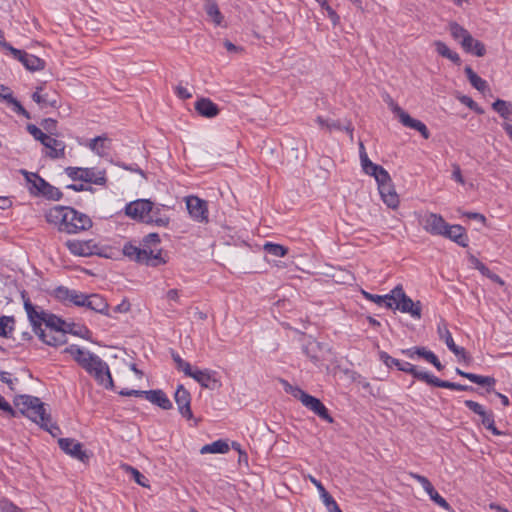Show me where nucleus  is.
I'll return each mask as SVG.
<instances>
[{"label": "nucleus", "mask_w": 512, "mask_h": 512, "mask_svg": "<svg viewBox=\"0 0 512 512\" xmlns=\"http://www.w3.org/2000/svg\"><path fill=\"white\" fill-rule=\"evenodd\" d=\"M492 109L497 112L504 120L512 121V104L502 99H497L492 103Z\"/></svg>", "instance_id": "obj_33"}, {"label": "nucleus", "mask_w": 512, "mask_h": 512, "mask_svg": "<svg viewBox=\"0 0 512 512\" xmlns=\"http://www.w3.org/2000/svg\"><path fill=\"white\" fill-rule=\"evenodd\" d=\"M86 298L87 295L80 293L76 290H72V296L70 297L69 302L79 307H85Z\"/></svg>", "instance_id": "obj_59"}, {"label": "nucleus", "mask_w": 512, "mask_h": 512, "mask_svg": "<svg viewBox=\"0 0 512 512\" xmlns=\"http://www.w3.org/2000/svg\"><path fill=\"white\" fill-rule=\"evenodd\" d=\"M22 297L24 299V309L32 325L33 331L36 333L42 329V324H44L47 312L43 310L37 311L36 307L31 303L29 298H25L24 294H22Z\"/></svg>", "instance_id": "obj_18"}, {"label": "nucleus", "mask_w": 512, "mask_h": 512, "mask_svg": "<svg viewBox=\"0 0 512 512\" xmlns=\"http://www.w3.org/2000/svg\"><path fill=\"white\" fill-rule=\"evenodd\" d=\"M263 249L266 253L275 257H284L288 254V248L277 243L267 242L264 244Z\"/></svg>", "instance_id": "obj_42"}, {"label": "nucleus", "mask_w": 512, "mask_h": 512, "mask_svg": "<svg viewBox=\"0 0 512 512\" xmlns=\"http://www.w3.org/2000/svg\"><path fill=\"white\" fill-rule=\"evenodd\" d=\"M465 52L472 53L477 57H483L486 53L485 45L472 37V41L467 46H462Z\"/></svg>", "instance_id": "obj_44"}, {"label": "nucleus", "mask_w": 512, "mask_h": 512, "mask_svg": "<svg viewBox=\"0 0 512 512\" xmlns=\"http://www.w3.org/2000/svg\"><path fill=\"white\" fill-rule=\"evenodd\" d=\"M417 356L424 358L427 362L431 363L437 370L441 371L444 369V366L439 361L438 357L430 350L425 347H418Z\"/></svg>", "instance_id": "obj_39"}, {"label": "nucleus", "mask_w": 512, "mask_h": 512, "mask_svg": "<svg viewBox=\"0 0 512 512\" xmlns=\"http://www.w3.org/2000/svg\"><path fill=\"white\" fill-rule=\"evenodd\" d=\"M20 173L25 177L29 184V192L33 196H42L48 200L58 201L62 198V192L55 186L48 183L45 179L40 177L37 173L28 172L21 169Z\"/></svg>", "instance_id": "obj_4"}, {"label": "nucleus", "mask_w": 512, "mask_h": 512, "mask_svg": "<svg viewBox=\"0 0 512 512\" xmlns=\"http://www.w3.org/2000/svg\"><path fill=\"white\" fill-rule=\"evenodd\" d=\"M204 7L207 15L211 18V20L216 25H221L223 21V16L219 10L217 3L211 0H207Z\"/></svg>", "instance_id": "obj_38"}, {"label": "nucleus", "mask_w": 512, "mask_h": 512, "mask_svg": "<svg viewBox=\"0 0 512 512\" xmlns=\"http://www.w3.org/2000/svg\"><path fill=\"white\" fill-rule=\"evenodd\" d=\"M189 377L197 381L203 388L210 390H217L222 386L221 381L217 378L216 371L205 370H193L192 375Z\"/></svg>", "instance_id": "obj_13"}, {"label": "nucleus", "mask_w": 512, "mask_h": 512, "mask_svg": "<svg viewBox=\"0 0 512 512\" xmlns=\"http://www.w3.org/2000/svg\"><path fill=\"white\" fill-rule=\"evenodd\" d=\"M399 371H403L412 375L414 378L420 381H424L428 385H432L435 376L424 371H419L414 365L409 362H402Z\"/></svg>", "instance_id": "obj_27"}, {"label": "nucleus", "mask_w": 512, "mask_h": 512, "mask_svg": "<svg viewBox=\"0 0 512 512\" xmlns=\"http://www.w3.org/2000/svg\"><path fill=\"white\" fill-rule=\"evenodd\" d=\"M189 214L197 221L203 222L208 220V210L206 201L197 196H189L186 199Z\"/></svg>", "instance_id": "obj_16"}, {"label": "nucleus", "mask_w": 512, "mask_h": 512, "mask_svg": "<svg viewBox=\"0 0 512 512\" xmlns=\"http://www.w3.org/2000/svg\"><path fill=\"white\" fill-rule=\"evenodd\" d=\"M469 261L475 269L481 272L482 275H488L490 269L485 264H483L477 257H475L474 255H470Z\"/></svg>", "instance_id": "obj_61"}, {"label": "nucleus", "mask_w": 512, "mask_h": 512, "mask_svg": "<svg viewBox=\"0 0 512 512\" xmlns=\"http://www.w3.org/2000/svg\"><path fill=\"white\" fill-rule=\"evenodd\" d=\"M432 386L440 387V388H446L451 390H458V391H474V388L472 386L468 385H462L455 382H450L447 380H441L435 376Z\"/></svg>", "instance_id": "obj_36"}, {"label": "nucleus", "mask_w": 512, "mask_h": 512, "mask_svg": "<svg viewBox=\"0 0 512 512\" xmlns=\"http://www.w3.org/2000/svg\"><path fill=\"white\" fill-rule=\"evenodd\" d=\"M27 131L38 141L43 144L45 141H50V135L47 133H44L40 128H38L34 124H28L27 125Z\"/></svg>", "instance_id": "obj_47"}, {"label": "nucleus", "mask_w": 512, "mask_h": 512, "mask_svg": "<svg viewBox=\"0 0 512 512\" xmlns=\"http://www.w3.org/2000/svg\"><path fill=\"white\" fill-rule=\"evenodd\" d=\"M320 348V344L317 342H309L304 351L306 355L314 362L317 363L320 361L319 355L316 353V350Z\"/></svg>", "instance_id": "obj_51"}, {"label": "nucleus", "mask_w": 512, "mask_h": 512, "mask_svg": "<svg viewBox=\"0 0 512 512\" xmlns=\"http://www.w3.org/2000/svg\"><path fill=\"white\" fill-rule=\"evenodd\" d=\"M54 297L61 302H69L70 297L72 296V290L65 286H58L53 291Z\"/></svg>", "instance_id": "obj_48"}, {"label": "nucleus", "mask_w": 512, "mask_h": 512, "mask_svg": "<svg viewBox=\"0 0 512 512\" xmlns=\"http://www.w3.org/2000/svg\"><path fill=\"white\" fill-rule=\"evenodd\" d=\"M409 475L422 485L423 489L427 492L428 495L433 492L434 487L427 477L412 472Z\"/></svg>", "instance_id": "obj_56"}, {"label": "nucleus", "mask_w": 512, "mask_h": 512, "mask_svg": "<svg viewBox=\"0 0 512 512\" xmlns=\"http://www.w3.org/2000/svg\"><path fill=\"white\" fill-rule=\"evenodd\" d=\"M326 130H328L329 132L333 130H345L352 135L353 127L351 122L349 121L342 123L340 120H332L329 121V123H326Z\"/></svg>", "instance_id": "obj_46"}, {"label": "nucleus", "mask_w": 512, "mask_h": 512, "mask_svg": "<svg viewBox=\"0 0 512 512\" xmlns=\"http://www.w3.org/2000/svg\"><path fill=\"white\" fill-rule=\"evenodd\" d=\"M50 141H45L42 145L45 146L49 151L47 156L51 159H60L65 157V143L61 140L50 136Z\"/></svg>", "instance_id": "obj_28"}, {"label": "nucleus", "mask_w": 512, "mask_h": 512, "mask_svg": "<svg viewBox=\"0 0 512 512\" xmlns=\"http://www.w3.org/2000/svg\"><path fill=\"white\" fill-rule=\"evenodd\" d=\"M35 334L43 343L49 346L57 347L67 342V337L64 335V333H56L52 330L47 332L46 329L42 328Z\"/></svg>", "instance_id": "obj_22"}, {"label": "nucleus", "mask_w": 512, "mask_h": 512, "mask_svg": "<svg viewBox=\"0 0 512 512\" xmlns=\"http://www.w3.org/2000/svg\"><path fill=\"white\" fill-rule=\"evenodd\" d=\"M0 512H25L23 509L15 505L6 498L0 499Z\"/></svg>", "instance_id": "obj_53"}, {"label": "nucleus", "mask_w": 512, "mask_h": 512, "mask_svg": "<svg viewBox=\"0 0 512 512\" xmlns=\"http://www.w3.org/2000/svg\"><path fill=\"white\" fill-rule=\"evenodd\" d=\"M430 499L434 501L437 505H439L441 508L450 511L451 506L450 504L434 489L433 492L429 494Z\"/></svg>", "instance_id": "obj_58"}, {"label": "nucleus", "mask_w": 512, "mask_h": 512, "mask_svg": "<svg viewBox=\"0 0 512 512\" xmlns=\"http://www.w3.org/2000/svg\"><path fill=\"white\" fill-rule=\"evenodd\" d=\"M107 142H109V139L107 137L97 136L96 138L91 140L89 147L98 155L103 156L106 154V150L109 148L106 145Z\"/></svg>", "instance_id": "obj_41"}, {"label": "nucleus", "mask_w": 512, "mask_h": 512, "mask_svg": "<svg viewBox=\"0 0 512 512\" xmlns=\"http://www.w3.org/2000/svg\"><path fill=\"white\" fill-rule=\"evenodd\" d=\"M14 405L19 408L22 415L27 416L41 428L48 431L52 436L61 433L57 424L52 422L51 414L45 403L38 397L31 395H19L14 399Z\"/></svg>", "instance_id": "obj_2"}, {"label": "nucleus", "mask_w": 512, "mask_h": 512, "mask_svg": "<svg viewBox=\"0 0 512 512\" xmlns=\"http://www.w3.org/2000/svg\"><path fill=\"white\" fill-rule=\"evenodd\" d=\"M88 360L87 363L83 364V369H85L99 385L106 389H112L114 383L107 363L95 354L88 356Z\"/></svg>", "instance_id": "obj_5"}, {"label": "nucleus", "mask_w": 512, "mask_h": 512, "mask_svg": "<svg viewBox=\"0 0 512 512\" xmlns=\"http://www.w3.org/2000/svg\"><path fill=\"white\" fill-rule=\"evenodd\" d=\"M13 57L19 60L27 70L39 71L45 68V61L35 55L28 54L27 52L19 49H12Z\"/></svg>", "instance_id": "obj_17"}, {"label": "nucleus", "mask_w": 512, "mask_h": 512, "mask_svg": "<svg viewBox=\"0 0 512 512\" xmlns=\"http://www.w3.org/2000/svg\"><path fill=\"white\" fill-rule=\"evenodd\" d=\"M320 496L329 512H341L338 504L336 503L334 498L329 494L328 491L322 493V495Z\"/></svg>", "instance_id": "obj_49"}, {"label": "nucleus", "mask_w": 512, "mask_h": 512, "mask_svg": "<svg viewBox=\"0 0 512 512\" xmlns=\"http://www.w3.org/2000/svg\"><path fill=\"white\" fill-rule=\"evenodd\" d=\"M228 451H229L228 443L224 440H217L211 444L204 445L201 448L200 453L201 454H206V453H222L223 454V453H227Z\"/></svg>", "instance_id": "obj_37"}, {"label": "nucleus", "mask_w": 512, "mask_h": 512, "mask_svg": "<svg viewBox=\"0 0 512 512\" xmlns=\"http://www.w3.org/2000/svg\"><path fill=\"white\" fill-rule=\"evenodd\" d=\"M44 324L46 329L55 331L56 333H64L65 336L67 333L80 335L78 331L72 330L71 326H74V323H66L63 319L51 313H47Z\"/></svg>", "instance_id": "obj_19"}, {"label": "nucleus", "mask_w": 512, "mask_h": 512, "mask_svg": "<svg viewBox=\"0 0 512 512\" xmlns=\"http://www.w3.org/2000/svg\"><path fill=\"white\" fill-rule=\"evenodd\" d=\"M418 221L422 228L431 235L442 236L447 226L441 215L432 212L419 214Z\"/></svg>", "instance_id": "obj_10"}, {"label": "nucleus", "mask_w": 512, "mask_h": 512, "mask_svg": "<svg viewBox=\"0 0 512 512\" xmlns=\"http://www.w3.org/2000/svg\"><path fill=\"white\" fill-rule=\"evenodd\" d=\"M449 350L453 352L459 360H463L464 362H469L471 357L467 354L465 348L459 347L456 344L450 347Z\"/></svg>", "instance_id": "obj_63"}, {"label": "nucleus", "mask_w": 512, "mask_h": 512, "mask_svg": "<svg viewBox=\"0 0 512 512\" xmlns=\"http://www.w3.org/2000/svg\"><path fill=\"white\" fill-rule=\"evenodd\" d=\"M32 100L36 102L41 109L47 107L57 108L59 106L58 95L55 92H43L41 86L37 87L32 94Z\"/></svg>", "instance_id": "obj_20"}, {"label": "nucleus", "mask_w": 512, "mask_h": 512, "mask_svg": "<svg viewBox=\"0 0 512 512\" xmlns=\"http://www.w3.org/2000/svg\"><path fill=\"white\" fill-rule=\"evenodd\" d=\"M434 46L436 51L442 56L449 60H451L455 64H460L461 59L460 56L449 49V47L442 41H435Z\"/></svg>", "instance_id": "obj_35"}, {"label": "nucleus", "mask_w": 512, "mask_h": 512, "mask_svg": "<svg viewBox=\"0 0 512 512\" xmlns=\"http://www.w3.org/2000/svg\"><path fill=\"white\" fill-rule=\"evenodd\" d=\"M296 393H298L300 397V402L305 406L307 409L312 411L315 415H317L322 420L333 423L334 419L329 414L328 409L325 407V405L316 397L309 395L304 390H297Z\"/></svg>", "instance_id": "obj_9"}, {"label": "nucleus", "mask_w": 512, "mask_h": 512, "mask_svg": "<svg viewBox=\"0 0 512 512\" xmlns=\"http://www.w3.org/2000/svg\"><path fill=\"white\" fill-rule=\"evenodd\" d=\"M195 110L199 115L205 118H213L220 112L218 106L209 98H200L195 103Z\"/></svg>", "instance_id": "obj_23"}, {"label": "nucleus", "mask_w": 512, "mask_h": 512, "mask_svg": "<svg viewBox=\"0 0 512 512\" xmlns=\"http://www.w3.org/2000/svg\"><path fill=\"white\" fill-rule=\"evenodd\" d=\"M442 236L449 238L462 247H466L468 245L467 234L461 225H449L447 223Z\"/></svg>", "instance_id": "obj_21"}, {"label": "nucleus", "mask_w": 512, "mask_h": 512, "mask_svg": "<svg viewBox=\"0 0 512 512\" xmlns=\"http://www.w3.org/2000/svg\"><path fill=\"white\" fill-rule=\"evenodd\" d=\"M448 28L453 39L460 41L461 46H467L472 41V35L457 22H449Z\"/></svg>", "instance_id": "obj_26"}, {"label": "nucleus", "mask_w": 512, "mask_h": 512, "mask_svg": "<svg viewBox=\"0 0 512 512\" xmlns=\"http://www.w3.org/2000/svg\"><path fill=\"white\" fill-rule=\"evenodd\" d=\"M362 293L367 300H370L378 305L385 304L387 308H393L391 292L383 296L371 294L366 291H363Z\"/></svg>", "instance_id": "obj_45"}, {"label": "nucleus", "mask_w": 512, "mask_h": 512, "mask_svg": "<svg viewBox=\"0 0 512 512\" xmlns=\"http://www.w3.org/2000/svg\"><path fill=\"white\" fill-rule=\"evenodd\" d=\"M379 357L388 368L396 367L398 370L400 369L402 361L391 357L387 352L381 351Z\"/></svg>", "instance_id": "obj_52"}, {"label": "nucleus", "mask_w": 512, "mask_h": 512, "mask_svg": "<svg viewBox=\"0 0 512 512\" xmlns=\"http://www.w3.org/2000/svg\"><path fill=\"white\" fill-rule=\"evenodd\" d=\"M320 6L327 12V15L331 22L333 23V25H337L339 23L340 17L336 13V11L331 6H329L327 0L325 1V4H320Z\"/></svg>", "instance_id": "obj_62"}, {"label": "nucleus", "mask_w": 512, "mask_h": 512, "mask_svg": "<svg viewBox=\"0 0 512 512\" xmlns=\"http://www.w3.org/2000/svg\"><path fill=\"white\" fill-rule=\"evenodd\" d=\"M169 217L163 212L162 207H155L153 205V208L151 209V212H149L148 218L146 223L147 224H154L159 227H166L169 224Z\"/></svg>", "instance_id": "obj_31"}, {"label": "nucleus", "mask_w": 512, "mask_h": 512, "mask_svg": "<svg viewBox=\"0 0 512 512\" xmlns=\"http://www.w3.org/2000/svg\"><path fill=\"white\" fill-rule=\"evenodd\" d=\"M65 173L73 181L81 180L96 185H105L107 182L105 170L94 168L67 167Z\"/></svg>", "instance_id": "obj_8"}, {"label": "nucleus", "mask_w": 512, "mask_h": 512, "mask_svg": "<svg viewBox=\"0 0 512 512\" xmlns=\"http://www.w3.org/2000/svg\"><path fill=\"white\" fill-rule=\"evenodd\" d=\"M172 357L178 369L182 370L186 376L192 375L193 370L188 362L184 361L178 354H173Z\"/></svg>", "instance_id": "obj_54"}, {"label": "nucleus", "mask_w": 512, "mask_h": 512, "mask_svg": "<svg viewBox=\"0 0 512 512\" xmlns=\"http://www.w3.org/2000/svg\"><path fill=\"white\" fill-rule=\"evenodd\" d=\"M175 402L178 406L179 413L186 419L190 420L193 418L191 410V395L183 385H179L174 394Z\"/></svg>", "instance_id": "obj_15"}, {"label": "nucleus", "mask_w": 512, "mask_h": 512, "mask_svg": "<svg viewBox=\"0 0 512 512\" xmlns=\"http://www.w3.org/2000/svg\"><path fill=\"white\" fill-rule=\"evenodd\" d=\"M85 307L92 311L108 315L109 305L106 300L98 294L87 295Z\"/></svg>", "instance_id": "obj_29"}, {"label": "nucleus", "mask_w": 512, "mask_h": 512, "mask_svg": "<svg viewBox=\"0 0 512 512\" xmlns=\"http://www.w3.org/2000/svg\"><path fill=\"white\" fill-rule=\"evenodd\" d=\"M401 124L405 127H408L410 129H415L416 125L420 120L412 118L407 112L401 117L399 120Z\"/></svg>", "instance_id": "obj_64"}, {"label": "nucleus", "mask_w": 512, "mask_h": 512, "mask_svg": "<svg viewBox=\"0 0 512 512\" xmlns=\"http://www.w3.org/2000/svg\"><path fill=\"white\" fill-rule=\"evenodd\" d=\"M455 372L458 375H460V376L470 380L473 383H476V384L481 385V386H486L487 387V392L494 391L493 387H494V385L496 383V380L493 377L481 376V375H477V374H474V373L465 372V371L461 370L460 368H456Z\"/></svg>", "instance_id": "obj_24"}, {"label": "nucleus", "mask_w": 512, "mask_h": 512, "mask_svg": "<svg viewBox=\"0 0 512 512\" xmlns=\"http://www.w3.org/2000/svg\"><path fill=\"white\" fill-rule=\"evenodd\" d=\"M63 352L66 354H70L82 368H83V364H85L89 361L88 356L94 355L93 353H91L89 351H85V350L81 349L77 345H70L69 347H66Z\"/></svg>", "instance_id": "obj_32"}, {"label": "nucleus", "mask_w": 512, "mask_h": 512, "mask_svg": "<svg viewBox=\"0 0 512 512\" xmlns=\"http://www.w3.org/2000/svg\"><path fill=\"white\" fill-rule=\"evenodd\" d=\"M49 223L59 224V230L68 234L78 233L92 227V220L72 207L56 206L46 213Z\"/></svg>", "instance_id": "obj_3"}, {"label": "nucleus", "mask_w": 512, "mask_h": 512, "mask_svg": "<svg viewBox=\"0 0 512 512\" xmlns=\"http://www.w3.org/2000/svg\"><path fill=\"white\" fill-rule=\"evenodd\" d=\"M41 126L50 135L56 134L57 121L52 118H46L41 121Z\"/></svg>", "instance_id": "obj_60"}, {"label": "nucleus", "mask_w": 512, "mask_h": 512, "mask_svg": "<svg viewBox=\"0 0 512 512\" xmlns=\"http://www.w3.org/2000/svg\"><path fill=\"white\" fill-rule=\"evenodd\" d=\"M459 100L462 104L466 105L477 114L484 113V110L480 106H478V104L471 97L463 95L459 97Z\"/></svg>", "instance_id": "obj_57"}, {"label": "nucleus", "mask_w": 512, "mask_h": 512, "mask_svg": "<svg viewBox=\"0 0 512 512\" xmlns=\"http://www.w3.org/2000/svg\"><path fill=\"white\" fill-rule=\"evenodd\" d=\"M66 246L72 254L83 257L98 254L99 249L93 240H68Z\"/></svg>", "instance_id": "obj_14"}, {"label": "nucleus", "mask_w": 512, "mask_h": 512, "mask_svg": "<svg viewBox=\"0 0 512 512\" xmlns=\"http://www.w3.org/2000/svg\"><path fill=\"white\" fill-rule=\"evenodd\" d=\"M153 208V202L147 199H138L130 202L125 207V213L127 216L140 220L142 222L147 221L149 212Z\"/></svg>", "instance_id": "obj_12"}, {"label": "nucleus", "mask_w": 512, "mask_h": 512, "mask_svg": "<svg viewBox=\"0 0 512 512\" xmlns=\"http://www.w3.org/2000/svg\"><path fill=\"white\" fill-rule=\"evenodd\" d=\"M123 467L127 472H130L132 474L137 484L141 485L142 487H148V484L146 483L147 479L139 470L129 465H124Z\"/></svg>", "instance_id": "obj_50"}, {"label": "nucleus", "mask_w": 512, "mask_h": 512, "mask_svg": "<svg viewBox=\"0 0 512 512\" xmlns=\"http://www.w3.org/2000/svg\"><path fill=\"white\" fill-rule=\"evenodd\" d=\"M15 319L12 316L0 317V336L9 338L14 329Z\"/></svg>", "instance_id": "obj_43"}, {"label": "nucleus", "mask_w": 512, "mask_h": 512, "mask_svg": "<svg viewBox=\"0 0 512 512\" xmlns=\"http://www.w3.org/2000/svg\"><path fill=\"white\" fill-rule=\"evenodd\" d=\"M123 254L129 259L147 266L157 267L166 263V260L162 257L161 250L154 253L152 250L141 249L130 243L124 245Z\"/></svg>", "instance_id": "obj_7"}, {"label": "nucleus", "mask_w": 512, "mask_h": 512, "mask_svg": "<svg viewBox=\"0 0 512 512\" xmlns=\"http://www.w3.org/2000/svg\"><path fill=\"white\" fill-rule=\"evenodd\" d=\"M409 475L422 485L423 489L427 492L428 495L433 492L434 487L427 477L412 472Z\"/></svg>", "instance_id": "obj_55"}, {"label": "nucleus", "mask_w": 512, "mask_h": 512, "mask_svg": "<svg viewBox=\"0 0 512 512\" xmlns=\"http://www.w3.org/2000/svg\"><path fill=\"white\" fill-rule=\"evenodd\" d=\"M464 71L470 84L475 89H477L480 92H485L488 89L487 82L480 76H478L470 66L465 67Z\"/></svg>", "instance_id": "obj_34"}, {"label": "nucleus", "mask_w": 512, "mask_h": 512, "mask_svg": "<svg viewBox=\"0 0 512 512\" xmlns=\"http://www.w3.org/2000/svg\"><path fill=\"white\" fill-rule=\"evenodd\" d=\"M359 155L363 172L375 178L383 202L389 208L396 209L399 206V196L389 173L382 166L373 163L369 159L362 142L359 144Z\"/></svg>", "instance_id": "obj_1"}, {"label": "nucleus", "mask_w": 512, "mask_h": 512, "mask_svg": "<svg viewBox=\"0 0 512 512\" xmlns=\"http://www.w3.org/2000/svg\"><path fill=\"white\" fill-rule=\"evenodd\" d=\"M464 404L467 408H469L471 411H473L475 414L479 415L481 417V423L484 427H486L488 424L486 421H493L494 420V414L492 411H486L484 407L479 404L478 402H475L473 400H465Z\"/></svg>", "instance_id": "obj_30"}, {"label": "nucleus", "mask_w": 512, "mask_h": 512, "mask_svg": "<svg viewBox=\"0 0 512 512\" xmlns=\"http://www.w3.org/2000/svg\"><path fill=\"white\" fill-rule=\"evenodd\" d=\"M145 398L163 410L172 408V402L162 390H149L144 392Z\"/></svg>", "instance_id": "obj_25"}, {"label": "nucleus", "mask_w": 512, "mask_h": 512, "mask_svg": "<svg viewBox=\"0 0 512 512\" xmlns=\"http://www.w3.org/2000/svg\"><path fill=\"white\" fill-rule=\"evenodd\" d=\"M437 333H438L439 338L445 342L448 349L450 347L454 346L455 342L452 338V335L448 329V326H447V323L445 322V320L442 319L439 322V324L437 326Z\"/></svg>", "instance_id": "obj_40"}, {"label": "nucleus", "mask_w": 512, "mask_h": 512, "mask_svg": "<svg viewBox=\"0 0 512 512\" xmlns=\"http://www.w3.org/2000/svg\"><path fill=\"white\" fill-rule=\"evenodd\" d=\"M58 445L67 455L81 461L82 463H87L90 459L88 452L83 450L82 443L73 438H59Z\"/></svg>", "instance_id": "obj_11"}, {"label": "nucleus", "mask_w": 512, "mask_h": 512, "mask_svg": "<svg viewBox=\"0 0 512 512\" xmlns=\"http://www.w3.org/2000/svg\"><path fill=\"white\" fill-rule=\"evenodd\" d=\"M391 298L393 308L398 309L402 313H408L413 318L420 319L422 316V305L420 301L414 302L407 296L402 285H397L391 290Z\"/></svg>", "instance_id": "obj_6"}]
</instances>
